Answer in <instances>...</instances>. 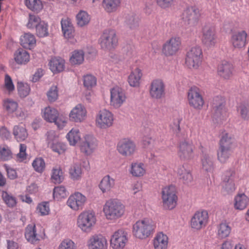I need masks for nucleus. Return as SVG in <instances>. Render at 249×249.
Returning <instances> with one entry per match:
<instances>
[{
  "mask_svg": "<svg viewBox=\"0 0 249 249\" xmlns=\"http://www.w3.org/2000/svg\"><path fill=\"white\" fill-rule=\"evenodd\" d=\"M121 0H104L103 5L107 12L115 11L120 6Z\"/></svg>",
  "mask_w": 249,
  "mask_h": 249,
  "instance_id": "37998d69",
  "label": "nucleus"
},
{
  "mask_svg": "<svg viewBox=\"0 0 249 249\" xmlns=\"http://www.w3.org/2000/svg\"><path fill=\"white\" fill-rule=\"evenodd\" d=\"M249 203V198L244 194H239L234 197V206L235 209L243 210Z\"/></svg>",
  "mask_w": 249,
  "mask_h": 249,
  "instance_id": "c9c22d12",
  "label": "nucleus"
},
{
  "mask_svg": "<svg viewBox=\"0 0 249 249\" xmlns=\"http://www.w3.org/2000/svg\"><path fill=\"white\" fill-rule=\"evenodd\" d=\"M182 17L185 24L195 25L200 17V11L196 6L188 7L184 10Z\"/></svg>",
  "mask_w": 249,
  "mask_h": 249,
  "instance_id": "2eb2a0df",
  "label": "nucleus"
},
{
  "mask_svg": "<svg viewBox=\"0 0 249 249\" xmlns=\"http://www.w3.org/2000/svg\"><path fill=\"white\" fill-rule=\"evenodd\" d=\"M118 39L116 33L113 30H106L100 38L102 48L110 50L116 46Z\"/></svg>",
  "mask_w": 249,
  "mask_h": 249,
  "instance_id": "1a4fd4ad",
  "label": "nucleus"
},
{
  "mask_svg": "<svg viewBox=\"0 0 249 249\" xmlns=\"http://www.w3.org/2000/svg\"><path fill=\"white\" fill-rule=\"evenodd\" d=\"M126 100L124 90L119 87H115L110 89V105L115 108L122 106Z\"/></svg>",
  "mask_w": 249,
  "mask_h": 249,
  "instance_id": "4468645a",
  "label": "nucleus"
},
{
  "mask_svg": "<svg viewBox=\"0 0 249 249\" xmlns=\"http://www.w3.org/2000/svg\"><path fill=\"white\" fill-rule=\"evenodd\" d=\"M97 147V141L92 135H87L80 144L82 152L87 155H90Z\"/></svg>",
  "mask_w": 249,
  "mask_h": 249,
  "instance_id": "4be33fe9",
  "label": "nucleus"
},
{
  "mask_svg": "<svg viewBox=\"0 0 249 249\" xmlns=\"http://www.w3.org/2000/svg\"><path fill=\"white\" fill-rule=\"evenodd\" d=\"M89 249H104L107 245V240L102 235H94L88 242Z\"/></svg>",
  "mask_w": 249,
  "mask_h": 249,
  "instance_id": "bb28decb",
  "label": "nucleus"
},
{
  "mask_svg": "<svg viewBox=\"0 0 249 249\" xmlns=\"http://www.w3.org/2000/svg\"><path fill=\"white\" fill-rule=\"evenodd\" d=\"M4 109L8 113H13L15 112L18 107V104L17 102L10 99H7L3 102Z\"/></svg>",
  "mask_w": 249,
  "mask_h": 249,
  "instance_id": "de8ad7c7",
  "label": "nucleus"
},
{
  "mask_svg": "<svg viewBox=\"0 0 249 249\" xmlns=\"http://www.w3.org/2000/svg\"><path fill=\"white\" fill-rule=\"evenodd\" d=\"M25 237L26 240L31 244H37L42 238L41 235L37 232L35 224H29L26 229Z\"/></svg>",
  "mask_w": 249,
  "mask_h": 249,
  "instance_id": "b1692460",
  "label": "nucleus"
},
{
  "mask_svg": "<svg viewBox=\"0 0 249 249\" xmlns=\"http://www.w3.org/2000/svg\"><path fill=\"white\" fill-rule=\"evenodd\" d=\"M181 39L178 36L171 37L163 46V53L167 56L173 55L179 50Z\"/></svg>",
  "mask_w": 249,
  "mask_h": 249,
  "instance_id": "a211bd4d",
  "label": "nucleus"
},
{
  "mask_svg": "<svg viewBox=\"0 0 249 249\" xmlns=\"http://www.w3.org/2000/svg\"><path fill=\"white\" fill-rule=\"evenodd\" d=\"M42 112L43 117L46 121L54 123L59 128H62L64 126L66 122L63 119L58 117L59 113L56 109L48 107L44 108Z\"/></svg>",
  "mask_w": 249,
  "mask_h": 249,
  "instance_id": "9d476101",
  "label": "nucleus"
},
{
  "mask_svg": "<svg viewBox=\"0 0 249 249\" xmlns=\"http://www.w3.org/2000/svg\"><path fill=\"white\" fill-rule=\"evenodd\" d=\"M188 99L189 104L195 108L200 109L204 105L203 99L200 90L196 87L191 88L188 92Z\"/></svg>",
  "mask_w": 249,
  "mask_h": 249,
  "instance_id": "f3484780",
  "label": "nucleus"
},
{
  "mask_svg": "<svg viewBox=\"0 0 249 249\" xmlns=\"http://www.w3.org/2000/svg\"><path fill=\"white\" fill-rule=\"evenodd\" d=\"M96 78L91 74H87L84 77V85L88 89H90L96 85Z\"/></svg>",
  "mask_w": 249,
  "mask_h": 249,
  "instance_id": "e2e57ef3",
  "label": "nucleus"
},
{
  "mask_svg": "<svg viewBox=\"0 0 249 249\" xmlns=\"http://www.w3.org/2000/svg\"><path fill=\"white\" fill-rule=\"evenodd\" d=\"M247 34L245 31H242L233 34L231 38V41L234 48H242L246 44Z\"/></svg>",
  "mask_w": 249,
  "mask_h": 249,
  "instance_id": "c756f323",
  "label": "nucleus"
},
{
  "mask_svg": "<svg viewBox=\"0 0 249 249\" xmlns=\"http://www.w3.org/2000/svg\"><path fill=\"white\" fill-rule=\"evenodd\" d=\"M233 139L228 133H223L219 142V147L232 149Z\"/></svg>",
  "mask_w": 249,
  "mask_h": 249,
  "instance_id": "a19ab883",
  "label": "nucleus"
},
{
  "mask_svg": "<svg viewBox=\"0 0 249 249\" xmlns=\"http://www.w3.org/2000/svg\"><path fill=\"white\" fill-rule=\"evenodd\" d=\"M32 166L36 172L42 173L45 168V162L42 158H37L33 160Z\"/></svg>",
  "mask_w": 249,
  "mask_h": 249,
  "instance_id": "5fc2aeb1",
  "label": "nucleus"
},
{
  "mask_svg": "<svg viewBox=\"0 0 249 249\" xmlns=\"http://www.w3.org/2000/svg\"><path fill=\"white\" fill-rule=\"evenodd\" d=\"M177 173L184 184H188L193 180L191 169L187 164H183L178 167Z\"/></svg>",
  "mask_w": 249,
  "mask_h": 249,
  "instance_id": "cd10ccee",
  "label": "nucleus"
},
{
  "mask_svg": "<svg viewBox=\"0 0 249 249\" xmlns=\"http://www.w3.org/2000/svg\"><path fill=\"white\" fill-rule=\"evenodd\" d=\"M90 19L89 15L84 11H80L76 16L77 23L80 27L87 25Z\"/></svg>",
  "mask_w": 249,
  "mask_h": 249,
  "instance_id": "09e8293b",
  "label": "nucleus"
},
{
  "mask_svg": "<svg viewBox=\"0 0 249 249\" xmlns=\"http://www.w3.org/2000/svg\"><path fill=\"white\" fill-rule=\"evenodd\" d=\"M26 6L32 11L39 12L42 8V4L40 0H25Z\"/></svg>",
  "mask_w": 249,
  "mask_h": 249,
  "instance_id": "864d4df0",
  "label": "nucleus"
},
{
  "mask_svg": "<svg viewBox=\"0 0 249 249\" xmlns=\"http://www.w3.org/2000/svg\"><path fill=\"white\" fill-rule=\"evenodd\" d=\"M2 198L6 204L9 207H13L16 204V198L6 192H3Z\"/></svg>",
  "mask_w": 249,
  "mask_h": 249,
  "instance_id": "680f3d73",
  "label": "nucleus"
},
{
  "mask_svg": "<svg viewBox=\"0 0 249 249\" xmlns=\"http://www.w3.org/2000/svg\"><path fill=\"white\" fill-rule=\"evenodd\" d=\"M202 40L208 47L213 46L216 42V37L214 28L211 25H206L202 31Z\"/></svg>",
  "mask_w": 249,
  "mask_h": 249,
  "instance_id": "aec40b11",
  "label": "nucleus"
},
{
  "mask_svg": "<svg viewBox=\"0 0 249 249\" xmlns=\"http://www.w3.org/2000/svg\"><path fill=\"white\" fill-rule=\"evenodd\" d=\"M67 138L70 145H75L81 139L80 132L78 129H72L67 135Z\"/></svg>",
  "mask_w": 249,
  "mask_h": 249,
  "instance_id": "49530a36",
  "label": "nucleus"
},
{
  "mask_svg": "<svg viewBox=\"0 0 249 249\" xmlns=\"http://www.w3.org/2000/svg\"><path fill=\"white\" fill-rule=\"evenodd\" d=\"M46 142L49 147L57 142L58 139L56 132L54 130H50L46 134Z\"/></svg>",
  "mask_w": 249,
  "mask_h": 249,
  "instance_id": "0e129e2a",
  "label": "nucleus"
},
{
  "mask_svg": "<svg viewBox=\"0 0 249 249\" xmlns=\"http://www.w3.org/2000/svg\"><path fill=\"white\" fill-rule=\"evenodd\" d=\"M202 58V51L198 46L192 47L187 52L185 63L190 69H197L201 65Z\"/></svg>",
  "mask_w": 249,
  "mask_h": 249,
  "instance_id": "39448f33",
  "label": "nucleus"
},
{
  "mask_svg": "<svg viewBox=\"0 0 249 249\" xmlns=\"http://www.w3.org/2000/svg\"><path fill=\"white\" fill-rule=\"evenodd\" d=\"M62 31L64 36L67 39H71L74 37V27L69 18H64L61 21Z\"/></svg>",
  "mask_w": 249,
  "mask_h": 249,
  "instance_id": "c85d7f7f",
  "label": "nucleus"
},
{
  "mask_svg": "<svg viewBox=\"0 0 249 249\" xmlns=\"http://www.w3.org/2000/svg\"><path fill=\"white\" fill-rule=\"evenodd\" d=\"M208 213L206 211H197L191 219V227L195 230H200L205 227L208 223Z\"/></svg>",
  "mask_w": 249,
  "mask_h": 249,
  "instance_id": "9b49d317",
  "label": "nucleus"
},
{
  "mask_svg": "<svg viewBox=\"0 0 249 249\" xmlns=\"http://www.w3.org/2000/svg\"><path fill=\"white\" fill-rule=\"evenodd\" d=\"M15 61L18 64H25L30 60V55L25 50L19 48L17 50L14 54Z\"/></svg>",
  "mask_w": 249,
  "mask_h": 249,
  "instance_id": "4c0bfd02",
  "label": "nucleus"
},
{
  "mask_svg": "<svg viewBox=\"0 0 249 249\" xmlns=\"http://www.w3.org/2000/svg\"><path fill=\"white\" fill-rule=\"evenodd\" d=\"M231 231V228L226 223H222L217 227V235L220 238L228 237Z\"/></svg>",
  "mask_w": 249,
  "mask_h": 249,
  "instance_id": "8fccbe9b",
  "label": "nucleus"
},
{
  "mask_svg": "<svg viewBox=\"0 0 249 249\" xmlns=\"http://www.w3.org/2000/svg\"><path fill=\"white\" fill-rule=\"evenodd\" d=\"M41 21L40 18L38 16L30 14L28 21L26 25L28 29L36 28Z\"/></svg>",
  "mask_w": 249,
  "mask_h": 249,
  "instance_id": "bf43d9fd",
  "label": "nucleus"
},
{
  "mask_svg": "<svg viewBox=\"0 0 249 249\" xmlns=\"http://www.w3.org/2000/svg\"><path fill=\"white\" fill-rule=\"evenodd\" d=\"M53 151L61 154L64 152L66 150V145L63 143L60 142L59 141L54 143L50 147Z\"/></svg>",
  "mask_w": 249,
  "mask_h": 249,
  "instance_id": "338daca9",
  "label": "nucleus"
},
{
  "mask_svg": "<svg viewBox=\"0 0 249 249\" xmlns=\"http://www.w3.org/2000/svg\"><path fill=\"white\" fill-rule=\"evenodd\" d=\"M237 176L234 170L230 169L225 171L222 177L221 186L222 192L225 194H230L235 191V180Z\"/></svg>",
  "mask_w": 249,
  "mask_h": 249,
  "instance_id": "423d86ee",
  "label": "nucleus"
},
{
  "mask_svg": "<svg viewBox=\"0 0 249 249\" xmlns=\"http://www.w3.org/2000/svg\"><path fill=\"white\" fill-rule=\"evenodd\" d=\"M127 241V233L123 230L115 231L110 239V245L113 249H122Z\"/></svg>",
  "mask_w": 249,
  "mask_h": 249,
  "instance_id": "412c9836",
  "label": "nucleus"
},
{
  "mask_svg": "<svg viewBox=\"0 0 249 249\" xmlns=\"http://www.w3.org/2000/svg\"><path fill=\"white\" fill-rule=\"evenodd\" d=\"M12 158V152L7 145L0 146V159L2 160H8Z\"/></svg>",
  "mask_w": 249,
  "mask_h": 249,
  "instance_id": "052dcab7",
  "label": "nucleus"
},
{
  "mask_svg": "<svg viewBox=\"0 0 249 249\" xmlns=\"http://www.w3.org/2000/svg\"><path fill=\"white\" fill-rule=\"evenodd\" d=\"M237 111L240 117L244 120L249 119V104L247 102H242L237 107Z\"/></svg>",
  "mask_w": 249,
  "mask_h": 249,
  "instance_id": "a18cd8bd",
  "label": "nucleus"
},
{
  "mask_svg": "<svg viewBox=\"0 0 249 249\" xmlns=\"http://www.w3.org/2000/svg\"><path fill=\"white\" fill-rule=\"evenodd\" d=\"M17 89L20 97L22 98L26 97L30 91L29 85L21 81L18 82Z\"/></svg>",
  "mask_w": 249,
  "mask_h": 249,
  "instance_id": "603ef678",
  "label": "nucleus"
},
{
  "mask_svg": "<svg viewBox=\"0 0 249 249\" xmlns=\"http://www.w3.org/2000/svg\"><path fill=\"white\" fill-rule=\"evenodd\" d=\"M233 65L226 61H222L218 66L217 72L218 75L225 79H229L233 75Z\"/></svg>",
  "mask_w": 249,
  "mask_h": 249,
  "instance_id": "a878e982",
  "label": "nucleus"
},
{
  "mask_svg": "<svg viewBox=\"0 0 249 249\" xmlns=\"http://www.w3.org/2000/svg\"><path fill=\"white\" fill-rule=\"evenodd\" d=\"M142 76L141 70L136 68L133 70L128 77V82L130 86L133 87H138Z\"/></svg>",
  "mask_w": 249,
  "mask_h": 249,
  "instance_id": "e433bc0d",
  "label": "nucleus"
},
{
  "mask_svg": "<svg viewBox=\"0 0 249 249\" xmlns=\"http://www.w3.org/2000/svg\"><path fill=\"white\" fill-rule=\"evenodd\" d=\"M163 206L164 209L172 210L177 205V196L173 186L165 187L162 192Z\"/></svg>",
  "mask_w": 249,
  "mask_h": 249,
  "instance_id": "0eeeda50",
  "label": "nucleus"
},
{
  "mask_svg": "<svg viewBox=\"0 0 249 249\" xmlns=\"http://www.w3.org/2000/svg\"><path fill=\"white\" fill-rule=\"evenodd\" d=\"M96 222L95 213L88 211L81 213L77 218L78 227L84 232H89L94 227Z\"/></svg>",
  "mask_w": 249,
  "mask_h": 249,
  "instance_id": "20e7f679",
  "label": "nucleus"
},
{
  "mask_svg": "<svg viewBox=\"0 0 249 249\" xmlns=\"http://www.w3.org/2000/svg\"><path fill=\"white\" fill-rule=\"evenodd\" d=\"M139 18L134 14L127 16L125 18V23L131 29L137 27L139 25Z\"/></svg>",
  "mask_w": 249,
  "mask_h": 249,
  "instance_id": "6e6d98bb",
  "label": "nucleus"
},
{
  "mask_svg": "<svg viewBox=\"0 0 249 249\" xmlns=\"http://www.w3.org/2000/svg\"><path fill=\"white\" fill-rule=\"evenodd\" d=\"M149 94L154 99H160L165 95V85L160 79H155L152 81L149 88Z\"/></svg>",
  "mask_w": 249,
  "mask_h": 249,
  "instance_id": "dca6fc26",
  "label": "nucleus"
},
{
  "mask_svg": "<svg viewBox=\"0 0 249 249\" xmlns=\"http://www.w3.org/2000/svg\"><path fill=\"white\" fill-rule=\"evenodd\" d=\"M58 249H75L74 243L71 240H65L59 246Z\"/></svg>",
  "mask_w": 249,
  "mask_h": 249,
  "instance_id": "774afa93",
  "label": "nucleus"
},
{
  "mask_svg": "<svg viewBox=\"0 0 249 249\" xmlns=\"http://www.w3.org/2000/svg\"><path fill=\"white\" fill-rule=\"evenodd\" d=\"M232 153V149L219 147L217 152V159L221 163H225Z\"/></svg>",
  "mask_w": 249,
  "mask_h": 249,
  "instance_id": "79ce46f5",
  "label": "nucleus"
},
{
  "mask_svg": "<svg viewBox=\"0 0 249 249\" xmlns=\"http://www.w3.org/2000/svg\"><path fill=\"white\" fill-rule=\"evenodd\" d=\"M63 173L60 168H53L52 170L51 180L54 183H60L63 179Z\"/></svg>",
  "mask_w": 249,
  "mask_h": 249,
  "instance_id": "4d7b16f0",
  "label": "nucleus"
},
{
  "mask_svg": "<svg viewBox=\"0 0 249 249\" xmlns=\"http://www.w3.org/2000/svg\"><path fill=\"white\" fill-rule=\"evenodd\" d=\"M225 99L221 96L215 97L212 102V118L215 124H220L227 117V112L225 107Z\"/></svg>",
  "mask_w": 249,
  "mask_h": 249,
  "instance_id": "7ed1b4c3",
  "label": "nucleus"
},
{
  "mask_svg": "<svg viewBox=\"0 0 249 249\" xmlns=\"http://www.w3.org/2000/svg\"><path fill=\"white\" fill-rule=\"evenodd\" d=\"M202 152L201 157L202 169L206 172L212 173L214 169V159L207 152H205L203 150H202Z\"/></svg>",
  "mask_w": 249,
  "mask_h": 249,
  "instance_id": "393cba45",
  "label": "nucleus"
},
{
  "mask_svg": "<svg viewBox=\"0 0 249 249\" xmlns=\"http://www.w3.org/2000/svg\"><path fill=\"white\" fill-rule=\"evenodd\" d=\"M103 212L107 219L115 220L124 214V206L119 201L111 199L106 202L104 206Z\"/></svg>",
  "mask_w": 249,
  "mask_h": 249,
  "instance_id": "f03ea898",
  "label": "nucleus"
},
{
  "mask_svg": "<svg viewBox=\"0 0 249 249\" xmlns=\"http://www.w3.org/2000/svg\"><path fill=\"white\" fill-rule=\"evenodd\" d=\"M168 238L162 232L158 233L153 240L155 249H166L167 247Z\"/></svg>",
  "mask_w": 249,
  "mask_h": 249,
  "instance_id": "2f4dec72",
  "label": "nucleus"
},
{
  "mask_svg": "<svg viewBox=\"0 0 249 249\" xmlns=\"http://www.w3.org/2000/svg\"><path fill=\"white\" fill-rule=\"evenodd\" d=\"M194 146L192 142L188 140H184L179 142L178 154L182 160H190L193 158Z\"/></svg>",
  "mask_w": 249,
  "mask_h": 249,
  "instance_id": "f8f14e48",
  "label": "nucleus"
},
{
  "mask_svg": "<svg viewBox=\"0 0 249 249\" xmlns=\"http://www.w3.org/2000/svg\"><path fill=\"white\" fill-rule=\"evenodd\" d=\"M113 115L108 110H100L96 116L95 123L96 126L101 129H107L113 124Z\"/></svg>",
  "mask_w": 249,
  "mask_h": 249,
  "instance_id": "6e6552de",
  "label": "nucleus"
},
{
  "mask_svg": "<svg viewBox=\"0 0 249 249\" xmlns=\"http://www.w3.org/2000/svg\"><path fill=\"white\" fill-rule=\"evenodd\" d=\"M87 201L86 197L80 192L71 195L67 201V205L73 211L82 210Z\"/></svg>",
  "mask_w": 249,
  "mask_h": 249,
  "instance_id": "ddd939ff",
  "label": "nucleus"
},
{
  "mask_svg": "<svg viewBox=\"0 0 249 249\" xmlns=\"http://www.w3.org/2000/svg\"><path fill=\"white\" fill-rule=\"evenodd\" d=\"M136 146L130 139L124 138L121 140L117 144V150L120 154L124 156L133 155L135 151Z\"/></svg>",
  "mask_w": 249,
  "mask_h": 249,
  "instance_id": "6ab92c4d",
  "label": "nucleus"
},
{
  "mask_svg": "<svg viewBox=\"0 0 249 249\" xmlns=\"http://www.w3.org/2000/svg\"><path fill=\"white\" fill-rule=\"evenodd\" d=\"M155 228L156 224L152 219L144 218L133 225L132 233L136 238L144 239L153 234Z\"/></svg>",
  "mask_w": 249,
  "mask_h": 249,
  "instance_id": "f257e3e1",
  "label": "nucleus"
},
{
  "mask_svg": "<svg viewBox=\"0 0 249 249\" xmlns=\"http://www.w3.org/2000/svg\"><path fill=\"white\" fill-rule=\"evenodd\" d=\"M146 170L144 164L142 163H132L131 165L130 173L134 177H141L145 173Z\"/></svg>",
  "mask_w": 249,
  "mask_h": 249,
  "instance_id": "ea45409f",
  "label": "nucleus"
},
{
  "mask_svg": "<svg viewBox=\"0 0 249 249\" xmlns=\"http://www.w3.org/2000/svg\"><path fill=\"white\" fill-rule=\"evenodd\" d=\"M87 116L86 108L81 104H78L71 111L69 114L70 120L76 123L83 122Z\"/></svg>",
  "mask_w": 249,
  "mask_h": 249,
  "instance_id": "5701e85b",
  "label": "nucleus"
},
{
  "mask_svg": "<svg viewBox=\"0 0 249 249\" xmlns=\"http://www.w3.org/2000/svg\"><path fill=\"white\" fill-rule=\"evenodd\" d=\"M50 69L53 73L62 71L65 68V60L61 58H52L49 62Z\"/></svg>",
  "mask_w": 249,
  "mask_h": 249,
  "instance_id": "473e14b6",
  "label": "nucleus"
},
{
  "mask_svg": "<svg viewBox=\"0 0 249 249\" xmlns=\"http://www.w3.org/2000/svg\"><path fill=\"white\" fill-rule=\"evenodd\" d=\"M48 100L51 102L55 101L58 98V89L55 86H52L47 93Z\"/></svg>",
  "mask_w": 249,
  "mask_h": 249,
  "instance_id": "69168bd1",
  "label": "nucleus"
},
{
  "mask_svg": "<svg viewBox=\"0 0 249 249\" xmlns=\"http://www.w3.org/2000/svg\"><path fill=\"white\" fill-rule=\"evenodd\" d=\"M13 134L14 138L18 142L25 141L28 136L26 128L24 125L21 124L14 126Z\"/></svg>",
  "mask_w": 249,
  "mask_h": 249,
  "instance_id": "7c9ffc66",
  "label": "nucleus"
},
{
  "mask_svg": "<svg viewBox=\"0 0 249 249\" xmlns=\"http://www.w3.org/2000/svg\"><path fill=\"white\" fill-rule=\"evenodd\" d=\"M36 35L39 37H44L48 36V25L47 23L42 20L36 28Z\"/></svg>",
  "mask_w": 249,
  "mask_h": 249,
  "instance_id": "3c124183",
  "label": "nucleus"
},
{
  "mask_svg": "<svg viewBox=\"0 0 249 249\" xmlns=\"http://www.w3.org/2000/svg\"><path fill=\"white\" fill-rule=\"evenodd\" d=\"M68 192L63 186H59L54 187L53 189V196L54 198L59 200L60 198H64L67 196Z\"/></svg>",
  "mask_w": 249,
  "mask_h": 249,
  "instance_id": "13d9d810",
  "label": "nucleus"
},
{
  "mask_svg": "<svg viewBox=\"0 0 249 249\" xmlns=\"http://www.w3.org/2000/svg\"><path fill=\"white\" fill-rule=\"evenodd\" d=\"M20 44L23 47L31 49L36 43L35 36L31 33H25L20 38Z\"/></svg>",
  "mask_w": 249,
  "mask_h": 249,
  "instance_id": "f704fd0d",
  "label": "nucleus"
},
{
  "mask_svg": "<svg viewBox=\"0 0 249 249\" xmlns=\"http://www.w3.org/2000/svg\"><path fill=\"white\" fill-rule=\"evenodd\" d=\"M115 185V180L109 175L105 176L101 180L99 187L103 193H107L111 190Z\"/></svg>",
  "mask_w": 249,
  "mask_h": 249,
  "instance_id": "72a5a7b5",
  "label": "nucleus"
},
{
  "mask_svg": "<svg viewBox=\"0 0 249 249\" xmlns=\"http://www.w3.org/2000/svg\"><path fill=\"white\" fill-rule=\"evenodd\" d=\"M84 52L82 50H76L71 53L70 62L72 65H80L84 60Z\"/></svg>",
  "mask_w": 249,
  "mask_h": 249,
  "instance_id": "58836bf2",
  "label": "nucleus"
},
{
  "mask_svg": "<svg viewBox=\"0 0 249 249\" xmlns=\"http://www.w3.org/2000/svg\"><path fill=\"white\" fill-rule=\"evenodd\" d=\"M69 174L72 179H79L82 175V169L80 164L77 163H73L69 169Z\"/></svg>",
  "mask_w": 249,
  "mask_h": 249,
  "instance_id": "c03bdc74",
  "label": "nucleus"
}]
</instances>
